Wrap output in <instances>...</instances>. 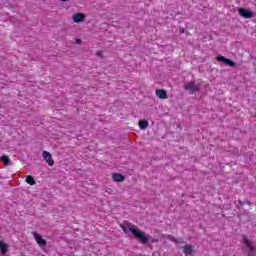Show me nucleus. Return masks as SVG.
<instances>
[{
  "instance_id": "9d476101",
  "label": "nucleus",
  "mask_w": 256,
  "mask_h": 256,
  "mask_svg": "<svg viewBox=\"0 0 256 256\" xmlns=\"http://www.w3.org/2000/svg\"><path fill=\"white\" fill-rule=\"evenodd\" d=\"M1 163H2V165H4V167H11V165H13L11 158H9V156H7V155H3L1 157Z\"/></svg>"
},
{
  "instance_id": "f03ea898",
  "label": "nucleus",
  "mask_w": 256,
  "mask_h": 256,
  "mask_svg": "<svg viewBox=\"0 0 256 256\" xmlns=\"http://www.w3.org/2000/svg\"><path fill=\"white\" fill-rule=\"evenodd\" d=\"M238 13L240 17H243V19H252V17H255L254 11L245 8H239Z\"/></svg>"
},
{
  "instance_id": "f3484780",
  "label": "nucleus",
  "mask_w": 256,
  "mask_h": 256,
  "mask_svg": "<svg viewBox=\"0 0 256 256\" xmlns=\"http://www.w3.org/2000/svg\"><path fill=\"white\" fill-rule=\"evenodd\" d=\"M130 227L131 226H129L128 228L125 226H122V231H124V233L127 235V233H129V231H131V230H129Z\"/></svg>"
},
{
  "instance_id": "ddd939ff",
  "label": "nucleus",
  "mask_w": 256,
  "mask_h": 256,
  "mask_svg": "<svg viewBox=\"0 0 256 256\" xmlns=\"http://www.w3.org/2000/svg\"><path fill=\"white\" fill-rule=\"evenodd\" d=\"M139 128L142 129V130H145L149 127V121L147 120H140L139 121Z\"/></svg>"
},
{
  "instance_id": "39448f33",
  "label": "nucleus",
  "mask_w": 256,
  "mask_h": 256,
  "mask_svg": "<svg viewBox=\"0 0 256 256\" xmlns=\"http://www.w3.org/2000/svg\"><path fill=\"white\" fill-rule=\"evenodd\" d=\"M33 237L36 241V243L42 248L45 249L46 245H47V241L45 239H43V237H41V235H39L37 232H33Z\"/></svg>"
},
{
  "instance_id": "dca6fc26",
  "label": "nucleus",
  "mask_w": 256,
  "mask_h": 256,
  "mask_svg": "<svg viewBox=\"0 0 256 256\" xmlns=\"http://www.w3.org/2000/svg\"><path fill=\"white\" fill-rule=\"evenodd\" d=\"M168 239H169L170 241H173V243H175L176 245H179V243H181V240H177V239H175V237H173V236H168Z\"/></svg>"
},
{
  "instance_id": "6ab92c4d",
  "label": "nucleus",
  "mask_w": 256,
  "mask_h": 256,
  "mask_svg": "<svg viewBox=\"0 0 256 256\" xmlns=\"http://www.w3.org/2000/svg\"><path fill=\"white\" fill-rule=\"evenodd\" d=\"M157 241H159V240L153 239V240H152V243H157Z\"/></svg>"
},
{
  "instance_id": "1a4fd4ad",
  "label": "nucleus",
  "mask_w": 256,
  "mask_h": 256,
  "mask_svg": "<svg viewBox=\"0 0 256 256\" xmlns=\"http://www.w3.org/2000/svg\"><path fill=\"white\" fill-rule=\"evenodd\" d=\"M216 60L221 61V63H224V65H229V67H235V62H233L230 59H227L223 56L216 57Z\"/></svg>"
},
{
  "instance_id": "4468645a",
  "label": "nucleus",
  "mask_w": 256,
  "mask_h": 256,
  "mask_svg": "<svg viewBox=\"0 0 256 256\" xmlns=\"http://www.w3.org/2000/svg\"><path fill=\"white\" fill-rule=\"evenodd\" d=\"M8 250H9V245L2 242L1 243V253H2V255H5Z\"/></svg>"
},
{
  "instance_id": "a211bd4d",
  "label": "nucleus",
  "mask_w": 256,
  "mask_h": 256,
  "mask_svg": "<svg viewBox=\"0 0 256 256\" xmlns=\"http://www.w3.org/2000/svg\"><path fill=\"white\" fill-rule=\"evenodd\" d=\"M75 44L76 45H81V39H79V38L75 39Z\"/></svg>"
},
{
  "instance_id": "6e6552de",
  "label": "nucleus",
  "mask_w": 256,
  "mask_h": 256,
  "mask_svg": "<svg viewBox=\"0 0 256 256\" xmlns=\"http://www.w3.org/2000/svg\"><path fill=\"white\" fill-rule=\"evenodd\" d=\"M184 89L189 91V93H195V91H199V86H196L195 82H189L185 84Z\"/></svg>"
},
{
  "instance_id": "2eb2a0df",
  "label": "nucleus",
  "mask_w": 256,
  "mask_h": 256,
  "mask_svg": "<svg viewBox=\"0 0 256 256\" xmlns=\"http://www.w3.org/2000/svg\"><path fill=\"white\" fill-rule=\"evenodd\" d=\"M26 183H28V185H35V179L33 178V176H26Z\"/></svg>"
},
{
  "instance_id": "f257e3e1",
  "label": "nucleus",
  "mask_w": 256,
  "mask_h": 256,
  "mask_svg": "<svg viewBox=\"0 0 256 256\" xmlns=\"http://www.w3.org/2000/svg\"><path fill=\"white\" fill-rule=\"evenodd\" d=\"M129 231L132 233V235H134V237L136 239H138V241H140V243H142L143 245H145L148 241H149V236L147 234H145V232L137 229V226L132 225L129 228Z\"/></svg>"
},
{
  "instance_id": "7ed1b4c3",
  "label": "nucleus",
  "mask_w": 256,
  "mask_h": 256,
  "mask_svg": "<svg viewBox=\"0 0 256 256\" xmlns=\"http://www.w3.org/2000/svg\"><path fill=\"white\" fill-rule=\"evenodd\" d=\"M245 247L248 249V256H256L255 248L253 247V244H251V241L247 239V237L243 236L242 239Z\"/></svg>"
},
{
  "instance_id": "f8f14e48",
  "label": "nucleus",
  "mask_w": 256,
  "mask_h": 256,
  "mask_svg": "<svg viewBox=\"0 0 256 256\" xmlns=\"http://www.w3.org/2000/svg\"><path fill=\"white\" fill-rule=\"evenodd\" d=\"M156 96L158 99H169L167 91H165L164 89L156 90Z\"/></svg>"
},
{
  "instance_id": "0eeeda50",
  "label": "nucleus",
  "mask_w": 256,
  "mask_h": 256,
  "mask_svg": "<svg viewBox=\"0 0 256 256\" xmlns=\"http://www.w3.org/2000/svg\"><path fill=\"white\" fill-rule=\"evenodd\" d=\"M183 249V253L186 256H191L193 255V253H195V247H193V245L191 244H186L182 247Z\"/></svg>"
},
{
  "instance_id": "423d86ee",
  "label": "nucleus",
  "mask_w": 256,
  "mask_h": 256,
  "mask_svg": "<svg viewBox=\"0 0 256 256\" xmlns=\"http://www.w3.org/2000/svg\"><path fill=\"white\" fill-rule=\"evenodd\" d=\"M71 19L73 21V23H83V21H85V14L78 12V13H74L71 16Z\"/></svg>"
},
{
  "instance_id": "aec40b11",
  "label": "nucleus",
  "mask_w": 256,
  "mask_h": 256,
  "mask_svg": "<svg viewBox=\"0 0 256 256\" xmlns=\"http://www.w3.org/2000/svg\"><path fill=\"white\" fill-rule=\"evenodd\" d=\"M61 1H63L64 3L67 2V0H61Z\"/></svg>"
},
{
  "instance_id": "9b49d317",
  "label": "nucleus",
  "mask_w": 256,
  "mask_h": 256,
  "mask_svg": "<svg viewBox=\"0 0 256 256\" xmlns=\"http://www.w3.org/2000/svg\"><path fill=\"white\" fill-rule=\"evenodd\" d=\"M112 179L116 183H123V181H125V176H123V174L120 173H114L112 174Z\"/></svg>"
},
{
  "instance_id": "20e7f679",
  "label": "nucleus",
  "mask_w": 256,
  "mask_h": 256,
  "mask_svg": "<svg viewBox=\"0 0 256 256\" xmlns=\"http://www.w3.org/2000/svg\"><path fill=\"white\" fill-rule=\"evenodd\" d=\"M42 157L44 161L49 165V167H53L55 165V161L53 160V156L48 151L42 152Z\"/></svg>"
}]
</instances>
